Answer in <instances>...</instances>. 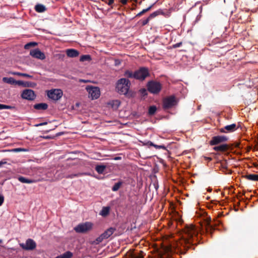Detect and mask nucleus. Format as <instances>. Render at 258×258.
<instances>
[{"instance_id": "nucleus-7", "label": "nucleus", "mask_w": 258, "mask_h": 258, "mask_svg": "<svg viewBox=\"0 0 258 258\" xmlns=\"http://www.w3.org/2000/svg\"><path fill=\"white\" fill-rule=\"evenodd\" d=\"M147 88L150 93L157 94L161 91L162 85L159 82L152 81L148 82Z\"/></svg>"}, {"instance_id": "nucleus-30", "label": "nucleus", "mask_w": 258, "mask_h": 258, "mask_svg": "<svg viewBox=\"0 0 258 258\" xmlns=\"http://www.w3.org/2000/svg\"><path fill=\"white\" fill-rule=\"evenodd\" d=\"M163 14H164V13L162 11V10L159 9V10L152 13V14H151L149 16V18L152 19L159 15H163Z\"/></svg>"}, {"instance_id": "nucleus-27", "label": "nucleus", "mask_w": 258, "mask_h": 258, "mask_svg": "<svg viewBox=\"0 0 258 258\" xmlns=\"http://www.w3.org/2000/svg\"><path fill=\"white\" fill-rule=\"evenodd\" d=\"M3 81L5 83H8L9 84L13 85L15 84V80L12 77L8 78V77H4L3 78Z\"/></svg>"}, {"instance_id": "nucleus-25", "label": "nucleus", "mask_w": 258, "mask_h": 258, "mask_svg": "<svg viewBox=\"0 0 258 258\" xmlns=\"http://www.w3.org/2000/svg\"><path fill=\"white\" fill-rule=\"evenodd\" d=\"M72 256L73 253L70 251H68L54 258H71Z\"/></svg>"}, {"instance_id": "nucleus-48", "label": "nucleus", "mask_w": 258, "mask_h": 258, "mask_svg": "<svg viewBox=\"0 0 258 258\" xmlns=\"http://www.w3.org/2000/svg\"><path fill=\"white\" fill-rule=\"evenodd\" d=\"M47 123L46 122H42V123H40L39 124H36V126H39L44 125L47 124Z\"/></svg>"}, {"instance_id": "nucleus-36", "label": "nucleus", "mask_w": 258, "mask_h": 258, "mask_svg": "<svg viewBox=\"0 0 258 258\" xmlns=\"http://www.w3.org/2000/svg\"><path fill=\"white\" fill-rule=\"evenodd\" d=\"M12 151L14 152H26L28 151V150L25 148H15L12 150Z\"/></svg>"}, {"instance_id": "nucleus-20", "label": "nucleus", "mask_w": 258, "mask_h": 258, "mask_svg": "<svg viewBox=\"0 0 258 258\" xmlns=\"http://www.w3.org/2000/svg\"><path fill=\"white\" fill-rule=\"evenodd\" d=\"M18 179L19 181H20L22 183H32L35 182L34 180H32L31 179L26 178L25 177L20 176L18 177Z\"/></svg>"}, {"instance_id": "nucleus-13", "label": "nucleus", "mask_w": 258, "mask_h": 258, "mask_svg": "<svg viewBox=\"0 0 258 258\" xmlns=\"http://www.w3.org/2000/svg\"><path fill=\"white\" fill-rule=\"evenodd\" d=\"M21 246L25 250H33L36 248V242L32 239H28L26 240L25 244H21Z\"/></svg>"}, {"instance_id": "nucleus-8", "label": "nucleus", "mask_w": 258, "mask_h": 258, "mask_svg": "<svg viewBox=\"0 0 258 258\" xmlns=\"http://www.w3.org/2000/svg\"><path fill=\"white\" fill-rule=\"evenodd\" d=\"M228 140V138L225 136H216L212 138L209 143L211 146H215L223 144L227 142Z\"/></svg>"}, {"instance_id": "nucleus-23", "label": "nucleus", "mask_w": 258, "mask_h": 258, "mask_svg": "<svg viewBox=\"0 0 258 258\" xmlns=\"http://www.w3.org/2000/svg\"><path fill=\"white\" fill-rule=\"evenodd\" d=\"M35 10L38 13H43L46 10L45 7L41 4H37L35 7Z\"/></svg>"}, {"instance_id": "nucleus-50", "label": "nucleus", "mask_w": 258, "mask_h": 258, "mask_svg": "<svg viewBox=\"0 0 258 258\" xmlns=\"http://www.w3.org/2000/svg\"><path fill=\"white\" fill-rule=\"evenodd\" d=\"M6 162H3V161H1L0 162V167L4 164H6Z\"/></svg>"}, {"instance_id": "nucleus-40", "label": "nucleus", "mask_w": 258, "mask_h": 258, "mask_svg": "<svg viewBox=\"0 0 258 258\" xmlns=\"http://www.w3.org/2000/svg\"><path fill=\"white\" fill-rule=\"evenodd\" d=\"M151 19L149 18V16L147 19L144 20L142 21V25L145 26V25H147L149 23L150 20H151Z\"/></svg>"}, {"instance_id": "nucleus-19", "label": "nucleus", "mask_w": 258, "mask_h": 258, "mask_svg": "<svg viewBox=\"0 0 258 258\" xmlns=\"http://www.w3.org/2000/svg\"><path fill=\"white\" fill-rule=\"evenodd\" d=\"M124 76L126 79H135V71L134 72L130 70H126L124 73Z\"/></svg>"}, {"instance_id": "nucleus-3", "label": "nucleus", "mask_w": 258, "mask_h": 258, "mask_svg": "<svg viewBox=\"0 0 258 258\" xmlns=\"http://www.w3.org/2000/svg\"><path fill=\"white\" fill-rule=\"evenodd\" d=\"M150 76L149 69L146 67H141L135 71V79L143 81Z\"/></svg>"}, {"instance_id": "nucleus-2", "label": "nucleus", "mask_w": 258, "mask_h": 258, "mask_svg": "<svg viewBox=\"0 0 258 258\" xmlns=\"http://www.w3.org/2000/svg\"><path fill=\"white\" fill-rule=\"evenodd\" d=\"M131 82L126 78H121L117 81L116 89L120 94L125 95L130 88Z\"/></svg>"}, {"instance_id": "nucleus-38", "label": "nucleus", "mask_w": 258, "mask_h": 258, "mask_svg": "<svg viewBox=\"0 0 258 258\" xmlns=\"http://www.w3.org/2000/svg\"><path fill=\"white\" fill-rule=\"evenodd\" d=\"M81 174L78 173V174H69L66 176V178H73L75 177H78L79 175H80Z\"/></svg>"}, {"instance_id": "nucleus-52", "label": "nucleus", "mask_w": 258, "mask_h": 258, "mask_svg": "<svg viewBox=\"0 0 258 258\" xmlns=\"http://www.w3.org/2000/svg\"><path fill=\"white\" fill-rule=\"evenodd\" d=\"M3 242L2 239H0V243H1Z\"/></svg>"}, {"instance_id": "nucleus-42", "label": "nucleus", "mask_w": 258, "mask_h": 258, "mask_svg": "<svg viewBox=\"0 0 258 258\" xmlns=\"http://www.w3.org/2000/svg\"><path fill=\"white\" fill-rule=\"evenodd\" d=\"M15 85H20V86H21V85L24 86V82L22 81H16V80H15Z\"/></svg>"}, {"instance_id": "nucleus-1", "label": "nucleus", "mask_w": 258, "mask_h": 258, "mask_svg": "<svg viewBox=\"0 0 258 258\" xmlns=\"http://www.w3.org/2000/svg\"><path fill=\"white\" fill-rule=\"evenodd\" d=\"M185 233L187 238L184 240L186 247L188 248L194 244L195 239L196 238L197 231L195 226L192 225L186 226Z\"/></svg>"}, {"instance_id": "nucleus-34", "label": "nucleus", "mask_w": 258, "mask_h": 258, "mask_svg": "<svg viewBox=\"0 0 258 258\" xmlns=\"http://www.w3.org/2000/svg\"><path fill=\"white\" fill-rule=\"evenodd\" d=\"M37 44L36 42H31L25 44L24 46V48L26 49H28L32 47L36 46Z\"/></svg>"}, {"instance_id": "nucleus-46", "label": "nucleus", "mask_w": 258, "mask_h": 258, "mask_svg": "<svg viewBox=\"0 0 258 258\" xmlns=\"http://www.w3.org/2000/svg\"><path fill=\"white\" fill-rule=\"evenodd\" d=\"M127 1L128 0H120V2L122 4V5H125L126 4L127 2Z\"/></svg>"}, {"instance_id": "nucleus-24", "label": "nucleus", "mask_w": 258, "mask_h": 258, "mask_svg": "<svg viewBox=\"0 0 258 258\" xmlns=\"http://www.w3.org/2000/svg\"><path fill=\"white\" fill-rule=\"evenodd\" d=\"M120 101L118 100H112L109 103V104L110 105L112 108L114 110H116L118 108L120 105Z\"/></svg>"}, {"instance_id": "nucleus-14", "label": "nucleus", "mask_w": 258, "mask_h": 258, "mask_svg": "<svg viewBox=\"0 0 258 258\" xmlns=\"http://www.w3.org/2000/svg\"><path fill=\"white\" fill-rule=\"evenodd\" d=\"M30 54L32 57L40 60H43L45 58V54L41 52L38 48L31 50Z\"/></svg>"}, {"instance_id": "nucleus-18", "label": "nucleus", "mask_w": 258, "mask_h": 258, "mask_svg": "<svg viewBox=\"0 0 258 258\" xmlns=\"http://www.w3.org/2000/svg\"><path fill=\"white\" fill-rule=\"evenodd\" d=\"M34 108L37 110H44L47 109L48 105L45 103L36 104L34 105Z\"/></svg>"}, {"instance_id": "nucleus-39", "label": "nucleus", "mask_w": 258, "mask_h": 258, "mask_svg": "<svg viewBox=\"0 0 258 258\" xmlns=\"http://www.w3.org/2000/svg\"><path fill=\"white\" fill-rule=\"evenodd\" d=\"M132 258H144L141 253H134L132 254Z\"/></svg>"}, {"instance_id": "nucleus-28", "label": "nucleus", "mask_w": 258, "mask_h": 258, "mask_svg": "<svg viewBox=\"0 0 258 258\" xmlns=\"http://www.w3.org/2000/svg\"><path fill=\"white\" fill-rule=\"evenodd\" d=\"M11 74H12V75H17V76H22V77H27V78H30V79H32L33 78V76L27 74L22 73H20V72H11Z\"/></svg>"}, {"instance_id": "nucleus-21", "label": "nucleus", "mask_w": 258, "mask_h": 258, "mask_svg": "<svg viewBox=\"0 0 258 258\" xmlns=\"http://www.w3.org/2000/svg\"><path fill=\"white\" fill-rule=\"evenodd\" d=\"M245 178L249 180L258 181V174H250L243 176Z\"/></svg>"}, {"instance_id": "nucleus-47", "label": "nucleus", "mask_w": 258, "mask_h": 258, "mask_svg": "<svg viewBox=\"0 0 258 258\" xmlns=\"http://www.w3.org/2000/svg\"><path fill=\"white\" fill-rule=\"evenodd\" d=\"M108 2L107 3V4L109 5V6H111V5H112L114 3V0H108Z\"/></svg>"}, {"instance_id": "nucleus-44", "label": "nucleus", "mask_w": 258, "mask_h": 258, "mask_svg": "<svg viewBox=\"0 0 258 258\" xmlns=\"http://www.w3.org/2000/svg\"><path fill=\"white\" fill-rule=\"evenodd\" d=\"M4 202V197L3 196L0 195V206H2Z\"/></svg>"}, {"instance_id": "nucleus-37", "label": "nucleus", "mask_w": 258, "mask_h": 258, "mask_svg": "<svg viewBox=\"0 0 258 258\" xmlns=\"http://www.w3.org/2000/svg\"><path fill=\"white\" fill-rule=\"evenodd\" d=\"M35 85H36V84L34 83H32V82H24V86L28 87H34Z\"/></svg>"}, {"instance_id": "nucleus-15", "label": "nucleus", "mask_w": 258, "mask_h": 258, "mask_svg": "<svg viewBox=\"0 0 258 258\" xmlns=\"http://www.w3.org/2000/svg\"><path fill=\"white\" fill-rule=\"evenodd\" d=\"M237 129V127L236 126V124L235 123H233L230 125H226L224 127L220 128L219 131L222 133H228L233 132Z\"/></svg>"}, {"instance_id": "nucleus-22", "label": "nucleus", "mask_w": 258, "mask_h": 258, "mask_svg": "<svg viewBox=\"0 0 258 258\" xmlns=\"http://www.w3.org/2000/svg\"><path fill=\"white\" fill-rule=\"evenodd\" d=\"M144 145H146L150 146H153L156 149H164L165 150H166V147L165 146H164V145H155V144H154V143H153L151 141H148L146 143H145Z\"/></svg>"}, {"instance_id": "nucleus-16", "label": "nucleus", "mask_w": 258, "mask_h": 258, "mask_svg": "<svg viewBox=\"0 0 258 258\" xmlns=\"http://www.w3.org/2000/svg\"><path fill=\"white\" fill-rule=\"evenodd\" d=\"M230 149V146L227 144H221L219 145L216 146L213 148V150L215 151L221 152H225Z\"/></svg>"}, {"instance_id": "nucleus-31", "label": "nucleus", "mask_w": 258, "mask_h": 258, "mask_svg": "<svg viewBox=\"0 0 258 258\" xmlns=\"http://www.w3.org/2000/svg\"><path fill=\"white\" fill-rule=\"evenodd\" d=\"M156 110H157V107L155 106H154V105L151 106L149 108L148 114L150 116L153 115L156 113Z\"/></svg>"}, {"instance_id": "nucleus-12", "label": "nucleus", "mask_w": 258, "mask_h": 258, "mask_svg": "<svg viewBox=\"0 0 258 258\" xmlns=\"http://www.w3.org/2000/svg\"><path fill=\"white\" fill-rule=\"evenodd\" d=\"M21 97L25 99L33 100L35 98L36 96L34 91L32 90L26 89L23 91Z\"/></svg>"}, {"instance_id": "nucleus-49", "label": "nucleus", "mask_w": 258, "mask_h": 258, "mask_svg": "<svg viewBox=\"0 0 258 258\" xmlns=\"http://www.w3.org/2000/svg\"><path fill=\"white\" fill-rule=\"evenodd\" d=\"M144 14V13L143 12V11H142L141 12H140L139 13H138L137 15H136V17H139L140 16H141L142 15H143Z\"/></svg>"}, {"instance_id": "nucleus-6", "label": "nucleus", "mask_w": 258, "mask_h": 258, "mask_svg": "<svg viewBox=\"0 0 258 258\" xmlns=\"http://www.w3.org/2000/svg\"><path fill=\"white\" fill-rule=\"evenodd\" d=\"M115 230V228L113 227H110L107 229L95 239V240L94 241V243L95 244H98L101 242L104 239H107L113 234Z\"/></svg>"}, {"instance_id": "nucleus-32", "label": "nucleus", "mask_w": 258, "mask_h": 258, "mask_svg": "<svg viewBox=\"0 0 258 258\" xmlns=\"http://www.w3.org/2000/svg\"><path fill=\"white\" fill-rule=\"evenodd\" d=\"M122 183L123 182L122 181H119L117 183H115L112 187V190L113 191H117L122 185Z\"/></svg>"}, {"instance_id": "nucleus-33", "label": "nucleus", "mask_w": 258, "mask_h": 258, "mask_svg": "<svg viewBox=\"0 0 258 258\" xmlns=\"http://www.w3.org/2000/svg\"><path fill=\"white\" fill-rule=\"evenodd\" d=\"M91 59V58L90 55H83L80 58L81 61H89Z\"/></svg>"}, {"instance_id": "nucleus-26", "label": "nucleus", "mask_w": 258, "mask_h": 258, "mask_svg": "<svg viewBox=\"0 0 258 258\" xmlns=\"http://www.w3.org/2000/svg\"><path fill=\"white\" fill-rule=\"evenodd\" d=\"M106 167V166L105 165H98L95 167V170L99 174H102L104 172Z\"/></svg>"}, {"instance_id": "nucleus-54", "label": "nucleus", "mask_w": 258, "mask_h": 258, "mask_svg": "<svg viewBox=\"0 0 258 258\" xmlns=\"http://www.w3.org/2000/svg\"><path fill=\"white\" fill-rule=\"evenodd\" d=\"M133 1H135V2H137V0H133Z\"/></svg>"}, {"instance_id": "nucleus-17", "label": "nucleus", "mask_w": 258, "mask_h": 258, "mask_svg": "<svg viewBox=\"0 0 258 258\" xmlns=\"http://www.w3.org/2000/svg\"><path fill=\"white\" fill-rule=\"evenodd\" d=\"M68 56L70 57H76L79 55V52L74 49H68L66 50Z\"/></svg>"}, {"instance_id": "nucleus-29", "label": "nucleus", "mask_w": 258, "mask_h": 258, "mask_svg": "<svg viewBox=\"0 0 258 258\" xmlns=\"http://www.w3.org/2000/svg\"><path fill=\"white\" fill-rule=\"evenodd\" d=\"M110 208L109 207H104L102 210L101 211L100 214L103 216L105 217L107 216L109 213Z\"/></svg>"}, {"instance_id": "nucleus-10", "label": "nucleus", "mask_w": 258, "mask_h": 258, "mask_svg": "<svg viewBox=\"0 0 258 258\" xmlns=\"http://www.w3.org/2000/svg\"><path fill=\"white\" fill-rule=\"evenodd\" d=\"M48 97L54 100H59L62 96V91L60 89H53L47 92Z\"/></svg>"}, {"instance_id": "nucleus-43", "label": "nucleus", "mask_w": 258, "mask_h": 258, "mask_svg": "<svg viewBox=\"0 0 258 258\" xmlns=\"http://www.w3.org/2000/svg\"><path fill=\"white\" fill-rule=\"evenodd\" d=\"M182 45V42H180L179 43H177L174 45H173V47L174 48L180 47Z\"/></svg>"}, {"instance_id": "nucleus-41", "label": "nucleus", "mask_w": 258, "mask_h": 258, "mask_svg": "<svg viewBox=\"0 0 258 258\" xmlns=\"http://www.w3.org/2000/svg\"><path fill=\"white\" fill-rule=\"evenodd\" d=\"M154 4H153V5H151L150 7H149L148 8L143 10L142 11H143V12L144 13V14H145V13L150 11L151 9V8H152V7L154 6Z\"/></svg>"}, {"instance_id": "nucleus-53", "label": "nucleus", "mask_w": 258, "mask_h": 258, "mask_svg": "<svg viewBox=\"0 0 258 258\" xmlns=\"http://www.w3.org/2000/svg\"><path fill=\"white\" fill-rule=\"evenodd\" d=\"M200 9H201V11H202V6H201V7H200Z\"/></svg>"}, {"instance_id": "nucleus-5", "label": "nucleus", "mask_w": 258, "mask_h": 258, "mask_svg": "<svg viewBox=\"0 0 258 258\" xmlns=\"http://www.w3.org/2000/svg\"><path fill=\"white\" fill-rule=\"evenodd\" d=\"M93 227V224L89 222H86L78 225L74 228V230L77 233H84L90 231Z\"/></svg>"}, {"instance_id": "nucleus-4", "label": "nucleus", "mask_w": 258, "mask_h": 258, "mask_svg": "<svg viewBox=\"0 0 258 258\" xmlns=\"http://www.w3.org/2000/svg\"><path fill=\"white\" fill-rule=\"evenodd\" d=\"M177 101L174 96H170L165 98L163 100V108L164 110L171 108L175 106Z\"/></svg>"}, {"instance_id": "nucleus-9", "label": "nucleus", "mask_w": 258, "mask_h": 258, "mask_svg": "<svg viewBox=\"0 0 258 258\" xmlns=\"http://www.w3.org/2000/svg\"><path fill=\"white\" fill-rule=\"evenodd\" d=\"M86 89L89 93V97L92 99H96L99 97L100 91L98 87L91 86Z\"/></svg>"}, {"instance_id": "nucleus-51", "label": "nucleus", "mask_w": 258, "mask_h": 258, "mask_svg": "<svg viewBox=\"0 0 258 258\" xmlns=\"http://www.w3.org/2000/svg\"><path fill=\"white\" fill-rule=\"evenodd\" d=\"M45 139H50V138L49 136H47L45 137Z\"/></svg>"}, {"instance_id": "nucleus-45", "label": "nucleus", "mask_w": 258, "mask_h": 258, "mask_svg": "<svg viewBox=\"0 0 258 258\" xmlns=\"http://www.w3.org/2000/svg\"><path fill=\"white\" fill-rule=\"evenodd\" d=\"M120 64V61L119 59H115V66H118Z\"/></svg>"}, {"instance_id": "nucleus-11", "label": "nucleus", "mask_w": 258, "mask_h": 258, "mask_svg": "<svg viewBox=\"0 0 258 258\" xmlns=\"http://www.w3.org/2000/svg\"><path fill=\"white\" fill-rule=\"evenodd\" d=\"M216 225V224H215L214 225L212 224L211 218L210 217L208 218L205 222V232L207 233L210 234L211 235H212L213 232L216 229V228L215 227Z\"/></svg>"}, {"instance_id": "nucleus-35", "label": "nucleus", "mask_w": 258, "mask_h": 258, "mask_svg": "<svg viewBox=\"0 0 258 258\" xmlns=\"http://www.w3.org/2000/svg\"><path fill=\"white\" fill-rule=\"evenodd\" d=\"M14 107L9 105H7L3 104H0V110L2 109H12L14 108Z\"/></svg>"}]
</instances>
